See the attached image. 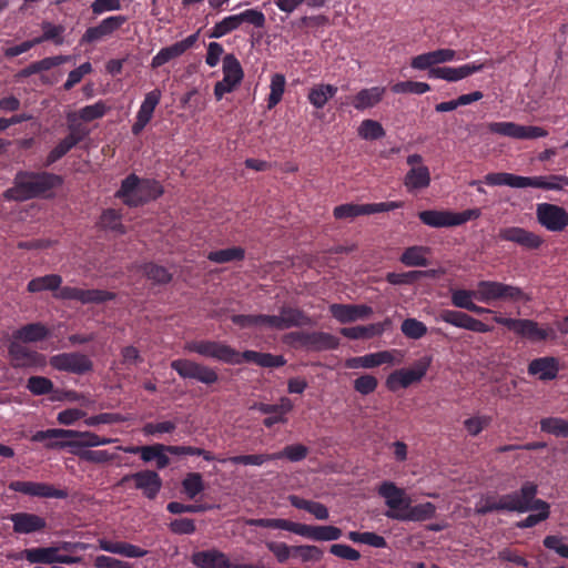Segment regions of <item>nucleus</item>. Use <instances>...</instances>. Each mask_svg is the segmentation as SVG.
I'll return each instance as SVG.
<instances>
[{
	"label": "nucleus",
	"instance_id": "8",
	"mask_svg": "<svg viewBox=\"0 0 568 568\" xmlns=\"http://www.w3.org/2000/svg\"><path fill=\"white\" fill-rule=\"evenodd\" d=\"M184 348L204 357L213 358L226 364L237 362L236 349L215 341H192L185 344Z\"/></svg>",
	"mask_w": 568,
	"mask_h": 568
},
{
	"label": "nucleus",
	"instance_id": "6",
	"mask_svg": "<svg viewBox=\"0 0 568 568\" xmlns=\"http://www.w3.org/2000/svg\"><path fill=\"white\" fill-rule=\"evenodd\" d=\"M536 495L537 486L532 483H525L518 491L519 500H523L524 504H527L529 507L527 511L535 510L538 511V514L529 515L524 520L519 521L517 527L530 528L549 517V505L541 499H536Z\"/></svg>",
	"mask_w": 568,
	"mask_h": 568
},
{
	"label": "nucleus",
	"instance_id": "52",
	"mask_svg": "<svg viewBox=\"0 0 568 568\" xmlns=\"http://www.w3.org/2000/svg\"><path fill=\"white\" fill-rule=\"evenodd\" d=\"M358 135L364 140H377L385 135L382 124L375 120H364L358 126Z\"/></svg>",
	"mask_w": 568,
	"mask_h": 568
},
{
	"label": "nucleus",
	"instance_id": "5",
	"mask_svg": "<svg viewBox=\"0 0 568 568\" xmlns=\"http://www.w3.org/2000/svg\"><path fill=\"white\" fill-rule=\"evenodd\" d=\"M98 435L91 432H78L63 428H50L39 430L31 437L33 442H42L45 439H71L70 448L81 450L82 447H95Z\"/></svg>",
	"mask_w": 568,
	"mask_h": 568
},
{
	"label": "nucleus",
	"instance_id": "53",
	"mask_svg": "<svg viewBox=\"0 0 568 568\" xmlns=\"http://www.w3.org/2000/svg\"><path fill=\"white\" fill-rule=\"evenodd\" d=\"M142 272L155 284H166L172 280L171 273L165 267L153 263L143 265Z\"/></svg>",
	"mask_w": 568,
	"mask_h": 568
},
{
	"label": "nucleus",
	"instance_id": "11",
	"mask_svg": "<svg viewBox=\"0 0 568 568\" xmlns=\"http://www.w3.org/2000/svg\"><path fill=\"white\" fill-rule=\"evenodd\" d=\"M536 219L542 227L554 233L562 232L568 226V212L557 204L538 203Z\"/></svg>",
	"mask_w": 568,
	"mask_h": 568
},
{
	"label": "nucleus",
	"instance_id": "12",
	"mask_svg": "<svg viewBox=\"0 0 568 568\" xmlns=\"http://www.w3.org/2000/svg\"><path fill=\"white\" fill-rule=\"evenodd\" d=\"M49 364L57 371L77 375L85 374L93 368L92 361L87 355L78 352L53 355L50 357Z\"/></svg>",
	"mask_w": 568,
	"mask_h": 568
},
{
	"label": "nucleus",
	"instance_id": "50",
	"mask_svg": "<svg viewBox=\"0 0 568 568\" xmlns=\"http://www.w3.org/2000/svg\"><path fill=\"white\" fill-rule=\"evenodd\" d=\"M347 537L353 542L365 544L375 548H385L387 546V542L384 537L371 531H349Z\"/></svg>",
	"mask_w": 568,
	"mask_h": 568
},
{
	"label": "nucleus",
	"instance_id": "27",
	"mask_svg": "<svg viewBox=\"0 0 568 568\" xmlns=\"http://www.w3.org/2000/svg\"><path fill=\"white\" fill-rule=\"evenodd\" d=\"M8 518L13 525V531L17 534H32L44 529L47 526L43 517L32 513H14Z\"/></svg>",
	"mask_w": 568,
	"mask_h": 568
},
{
	"label": "nucleus",
	"instance_id": "37",
	"mask_svg": "<svg viewBox=\"0 0 568 568\" xmlns=\"http://www.w3.org/2000/svg\"><path fill=\"white\" fill-rule=\"evenodd\" d=\"M49 336V329L41 323H31L13 333V338L21 343H34Z\"/></svg>",
	"mask_w": 568,
	"mask_h": 568
},
{
	"label": "nucleus",
	"instance_id": "41",
	"mask_svg": "<svg viewBox=\"0 0 568 568\" xmlns=\"http://www.w3.org/2000/svg\"><path fill=\"white\" fill-rule=\"evenodd\" d=\"M223 79L225 82H233L239 85L244 77L240 61L234 54H226L223 58Z\"/></svg>",
	"mask_w": 568,
	"mask_h": 568
},
{
	"label": "nucleus",
	"instance_id": "29",
	"mask_svg": "<svg viewBox=\"0 0 568 568\" xmlns=\"http://www.w3.org/2000/svg\"><path fill=\"white\" fill-rule=\"evenodd\" d=\"M436 507L434 504L427 501L412 506L408 504V508H405L402 514H389L388 518L399 521H424L435 516Z\"/></svg>",
	"mask_w": 568,
	"mask_h": 568
},
{
	"label": "nucleus",
	"instance_id": "61",
	"mask_svg": "<svg viewBox=\"0 0 568 568\" xmlns=\"http://www.w3.org/2000/svg\"><path fill=\"white\" fill-rule=\"evenodd\" d=\"M108 111V106L103 101H98L94 104L87 105L75 112L79 120H83L85 122H90L97 119L102 118Z\"/></svg>",
	"mask_w": 568,
	"mask_h": 568
},
{
	"label": "nucleus",
	"instance_id": "55",
	"mask_svg": "<svg viewBox=\"0 0 568 568\" xmlns=\"http://www.w3.org/2000/svg\"><path fill=\"white\" fill-rule=\"evenodd\" d=\"M293 555L297 556L303 562H317L322 560L324 551L315 545H301L293 546Z\"/></svg>",
	"mask_w": 568,
	"mask_h": 568
},
{
	"label": "nucleus",
	"instance_id": "39",
	"mask_svg": "<svg viewBox=\"0 0 568 568\" xmlns=\"http://www.w3.org/2000/svg\"><path fill=\"white\" fill-rule=\"evenodd\" d=\"M336 93L337 87L333 84L320 83L310 89L307 99L314 108L323 109L328 100L332 99Z\"/></svg>",
	"mask_w": 568,
	"mask_h": 568
},
{
	"label": "nucleus",
	"instance_id": "40",
	"mask_svg": "<svg viewBox=\"0 0 568 568\" xmlns=\"http://www.w3.org/2000/svg\"><path fill=\"white\" fill-rule=\"evenodd\" d=\"M419 220L430 227H449L452 224L450 211L426 210L418 213Z\"/></svg>",
	"mask_w": 568,
	"mask_h": 568
},
{
	"label": "nucleus",
	"instance_id": "10",
	"mask_svg": "<svg viewBox=\"0 0 568 568\" xmlns=\"http://www.w3.org/2000/svg\"><path fill=\"white\" fill-rule=\"evenodd\" d=\"M21 559H26L30 564L41 565H53L64 564L72 565L78 564L82 560L81 557L70 556L65 554H59L55 545L49 547H37L24 549L21 555Z\"/></svg>",
	"mask_w": 568,
	"mask_h": 568
},
{
	"label": "nucleus",
	"instance_id": "36",
	"mask_svg": "<svg viewBox=\"0 0 568 568\" xmlns=\"http://www.w3.org/2000/svg\"><path fill=\"white\" fill-rule=\"evenodd\" d=\"M278 317L282 331L312 324V320L304 312L295 307H282Z\"/></svg>",
	"mask_w": 568,
	"mask_h": 568
},
{
	"label": "nucleus",
	"instance_id": "30",
	"mask_svg": "<svg viewBox=\"0 0 568 568\" xmlns=\"http://www.w3.org/2000/svg\"><path fill=\"white\" fill-rule=\"evenodd\" d=\"M192 562L197 568H231L229 557L216 549L195 552L192 556Z\"/></svg>",
	"mask_w": 568,
	"mask_h": 568
},
{
	"label": "nucleus",
	"instance_id": "1",
	"mask_svg": "<svg viewBox=\"0 0 568 568\" xmlns=\"http://www.w3.org/2000/svg\"><path fill=\"white\" fill-rule=\"evenodd\" d=\"M60 183V178L54 174L19 172L14 185L3 193V197L8 201H26L44 194Z\"/></svg>",
	"mask_w": 568,
	"mask_h": 568
},
{
	"label": "nucleus",
	"instance_id": "7",
	"mask_svg": "<svg viewBox=\"0 0 568 568\" xmlns=\"http://www.w3.org/2000/svg\"><path fill=\"white\" fill-rule=\"evenodd\" d=\"M529 507L519 500L518 491L503 496H486L480 498L475 505V513L485 515L497 510H508L526 513Z\"/></svg>",
	"mask_w": 568,
	"mask_h": 568
},
{
	"label": "nucleus",
	"instance_id": "17",
	"mask_svg": "<svg viewBox=\"0 0 568 568\" xmlns=\"http://www.w3.org/2000/svg\"><path fill=\"white\" fill-rule=\"evenodd\" d=\"M132 480L134 488L141 490L149 498L154 499L161 490L162 479L154 470H142L134 474L125 475L121 479V484Z\"/></svg>",
	"mask_w": 568,
	"mask_h": 568
},
{
	"label": "nucleus",
	"instance_id": "63",
	"mask_svg": "<svg viewBox=\"0 0 568 568\" xmlns=\"http://www.w3.org/2000/svg\"><path fill=\"white\" fill-rule=\"evenodd\" d=\"M474 298L477 300V288L475 291L452 290V304L455 307L469 311L474 303Z\"/></svg>",
	"mask_w": 568,
	"mask_h": 568
},
{
	"label": "nucleus",
	"instance_id": "19",
	"mask_svg": "<svg viewBox=\"0 0 568 568\" xmlns=\"http://www.w3.org/2000/svg\"><path fill=\"white\" fill-rule=\"evenodd\" d=\"M128 21L124 16H111L103 19L99 24L85 30L81 38L82 43H94L110 38Z\"/></svg>",
	"mask_w": 568,
	"mask_h": 568
},
{
	"label": "nucleus",
	"instance_id": "26",
	"mask_svg": "<svg viewBox=\"0 0 568 568\" xmlns=\"http://www.w3.org/2000/svg\"><path fill=\"white\" fill-rule=\"evenodd\" d=\"M162 93L159 89L148 92L136 113V119L132 125V133L138 135L151 121L156 105L160 103Z\"/></svg>",
	"mask_w": 568,
	"mask_h": 568
},
{
	"label": "nucleus",
	"instance_id": "25",
	"mask_svg": "<svg viewBox=\"0 0 568 568\" xmlns=\"http://www.w3.org/2000/svg\"><path fill=\"white\" fill-rule=\"evenodd\" d=\"M199 39V31L186 37L182 41L175 42L172 45L162 48L152 59L151 67L153 69L160 68L170 60L182 55L186 50L192 48Z\"/></svg>",
	"mask_w": 568,
	"mask_h": 568
},
{
	"label": "nucleus",
	"instance_id": "60",
	"mask_svg": "<svg viewBox=\"0 0 568 568\" xmlns=\"http://www.w3.org/2000/svg\"><path fill=\"white\" fill-rule=\"evenodd\" d=\"M402 333L412 339H419L427 333V326L416 318H406L400 325Z\"/></svg>",
	"mask_w": 568,
	"mask_h": 568
},
{
	"label": "nucleus",
	"instance_id": "62",
	"mask_svg": "<svg viewBox=\"0 0 568 568\" xmlns=\"http://www.w3.org/2000/svg\"><path fill=\"white\" fill-rule=\"evenodd\" d=\"M240 26L247 23L254 28L262 29L265 27V14L257 9H247L236 14Z\"/></svg>",
	"mask_w": 568,
	"mask_h": 568
},
{
	"label": "nucleus",
	"instance_id": "46",
	"mask_svg": "<svg viewBox=\"0 0 568 568\" xmlns=\"http://www.w3.org/2000/svg\"><path fill=\"white\" fill-rule=\"evenodd\" d=\"M183 491L189 499H194L204 488L203 477L200 473H189L182 480Z\"/></svg>",
	"mask_w": 568,
	"mask_h": 568
},
{
	"label": "nucleus",
	"instance_id": "64",
	"mask_svg": "<svg viewBox=\"0 0 568 568\" xmlns=\"http://www.w3.org/2000/svg\"><path fill=\"white\" fill-rule=\"evenodd\" d=\"M333 214L337 220L354 219L359 215H366L365 205L354 203L342 204L334 209Z\"/></svg>",
	"mask_w": 568,
	"mask_h": 568
},
{
	"label": "nucleus",
	"instance_id": "21",
	"mask_svg": "<svg viewBox=\"0 0 568 568\" xmlns=\"http://www.w3.org/2000/svg\"><path fill=\"white\" fill-rule=\"evenodd\" d=\"M293 337L300 345L311 351L335 349L339 345L337 337L325 332H297Z\"/></svg>",
	"mask_w": 568,
	"mask_h": 568
},
{
	"label": "nucleus",
	"instance_id": "14",
	"mask_svg": "<svg viewBox=\"0 0 568 568\" xmlns=\"http://www.w3.org/2000/svg\"><path fill=\"white\" fill-rule=\"evenodd\" d=\"M436 321H442L455 327L476 333H488L491 331V327H489L481 321L468 315L467 313L455 310H442L438 313Z\"/></svg>",
	"mask_w": 568,
	"mask_h": 568
},
{
	"label": "nucleus",
	"instance_id": "45",
	"mask_svg": "<svg viewBox=\"0 0 568 568\" xmlns=\"http://www.w3.org/2000/svg\"><path fill=\"white\" fill-rule=\"evenodd\" d=\"M245 252L242 247L234 246L224 250L212 251L207 254L211 262L223 264L233 261H241L244 258Z\"/></svg>",
	"mask_w": 568,
	"mask_h": 568
},
{
	"label": "nucleus",
	"instance_id": "33",
	"mask_svg": "<svg viewBox=\"0 0 568 568\" xmlns=\"http://www.w3.org/2000/svg\"><path fill=\"white\" fill-rule=\"evenodd\" d=\"M528 373L538 376L541 381L554 379L558 374V362L554 357L536 358L530 362Z\"/></svg>",
	"mask_w": 568,
	"mask_h": 568
},
{
	"label": "nucleus",
	"instance_id": "20",
	"mask_svg": "<svg viewBox=\"0 0 568 568\" xmlns=\"http://www.w3.org/2000/svg\"><path fill=\"white\" fill-rule=\"evenodd\" d=\"M377 493L381 497L384 498L388 510L385 513V516L388 518L389 514H402L405 508H408L409 497L406 495L405 490L397 487L392 481H384L379 485Z\"/></svg>",
	"mask_w": 568,
	"mask_h": 568
},
{
	"label": "nucleus",
	"instance_id": "57",
	"mask_svg": "<svg viewBox=\"0 0 568 568\" xmlns=\"http://www.w3.org/2000/svg\"><path fill=\"white\" fill-rule=\"evenodd\" d=\"M285 77L281 73H275L271 79V92L267 100L268 109L274 108L282 99L285 89Z\"/></svg>",
	"mask_w": 568,
	"mask_h": 568
},
{
	"label": "nucleus",
	"instance_id": "51",
	"mask_svg": "<svg viewBox=\"0 0 568 568\" xmlns=\"http://www.w3.org/2000/svg\"><path fill=\"white\" fill-rule=\"evenodd\" d=\"M308 455V448L302 444L288 445L283 450L274 453V460L286 458L290 462H301Z\"/></svg>",
	"mask_w": 568,
	"mask_h": 568
},
{
	"label": "nucleus",
	"instance_id": "48",
	"mask_svg": "<svg viewBox=\"0 0 568 568\" xmlns=\"http://www.w3.org/2000/svg\"><path fill=\"white\" fill-rule=\"evenodd\" d=\"M540 429L555 436L568 437V419L547 417L540 420Z\"/></svg>",
	"mask_w": 568,
	"mask_h": 568
},
{
	"label": "nucleus",
	"instance_id": "47",
	"mask_svg": "<svg viewBox=\"0 0 568 568\" xmlns=\"http://www.w3.org/2000/svg\"><path fill=\"white\" fill-rule=\"evenodd\" d=\"M429 79H440L448 82H457L465 79L463 67H437L428 72Z\"/></svg>",
	"mask_w": 568,
	"mask_h": 568
},
{
	"label": "nucleus",
	"instance_id": "42",
	"mask_svg": "<svg viewBox=\"0 0 568 568\" xmlns=\"http://www.w3.org/2000/svg\"><path fill=\"white\" fill-rule=\"evenodd\" d=\"M429 248L426 246H410L404 251L400 262L406 266H427Z\"/></svg>",
	"mask_w": 568,
	"mask_h": 568
},
{
	"label": "nucleus",
	"instance_id": "34",
	"mask_svg": "<svg viewBox=\"0 0 568 568\" xmlns=\"http://www.w3.org/2000/svg\"><path fill=\"white\" fill-rule=\"evenodd\" d=\"M430 172L426 165H417L409 169L404 176V185L408 192H415L426 189L430 184Z\"/></svg>",
	"mask_w": 568,
	"mask_h": 568
},
{
	"label": "nucleus",
	"instance_id": "9",
	"mask_svg": "<svg viewBox=\"0 0 568 568\" xmlns=\"http://www.w3.org/2000/svg\"><path fill=\"white\" fill-rule=\"evenodd\" d=\"M487 129L490 133L517 140H534L548 135V132L541 126L521 125L515 122H490L487 124Z\"/></svg>",
	"mask_w": 568,
	"mask_h": 568
},
{
	"label": "nucleus",
	"instance_id": "24",
	"mask_svg": "<svg viewBox=\"0 0 568 568\" xmlns=\"http://www.w3.org/2000/svg\"><path fill=\"white\" fill-rule=\"evenodd\" d=\"M294 534L315 541H333L341 538L342 529L332 525L312 526L296 523Z\"/></svg>",
	"mask_w": 568,
	"mask_h": 568
},
{
	"label": "nucleus",
	"instance_id": "35",
	"mask_svg": "<svg viewBox=\"0 0 568 568\" xmlns=\"http://www.w3.org/2000/svg\"><path fill=\"white\" fill-rule=\"evenodd\" d=\"M384 93L385 88L382 87L362 89L352 98V104L358 111L373 108L382 101Z\"/></svg>",
	"mask_w": 568,
	"mask_h": 568
},
{
	"label": "nucleus",
	"instance_id": "49",
	"mask_svg": "<svg viewBox=\"0 0 568 568\" xmlns=\"http://www.w3.org/2000/svg\"><path fill=\"white\" fill-rule=\"evenodd\" d=\"M485 182L488 185H493V186H495V185H507V186H510V187L520 189L521 176L520 175H515V174H511V173H505V172L488 173L485 176Z\"/></svg>",
	"mask_w": 568,
	"mask_h": 568
},
{
	"label": "nucleus",
	"instance_id": "4",
	"mask_svg": "<svg viewBox=\"0 0 568 568\" xmlns=\"http://www.w3.org/2000/svg\"><path fill=\"white\" fill-rule=\"evenodd\" d=\"M494 321L497 324L507 327L516 335L527 338L531 342H541L556 337V332L554 328H541L539 327L538 323L532 320L496 316Z\"/></svg>",
	"mask_w": 568,
	"mask_h": 568
},
{
	"label": "nucleus",
	"instance_id": "43",
	"mask_svg": "<svg viewBox=\"0 0 568 568\" xmlns=\"http://www.w3.org/2000/svg\"><path fill=\"white\" fill-rule=\"evenodd\" d=\"M62 277L58 274H49L36 277L28 283V291L30 293H38L42 291H55L60 288Z\"/></svg>",
	"mask_w": 568,
	"mask_h": 568
},
{
	"label": "nucleus",
	"instance_id": "2",
	"mask_svg": "<svg viewBox=\"0 0 568 568\" xmlns=\"http://www.w3.org/2000/svg\"><path fill=\"white\" fill-rule=\"evenodd\" d=\"M163 193L161 185L154 180H141L135 174H130L122 181L116 196L129 206H138L159 197Z\"/></svg>",
	"mask_w": 568,
	"mask_h": 568
},
{
	"label": "nucleus",
	"instance_id": "31",
	"mask_svg": "<svg viewBox=\"0 0 568 568\" xmlns=\"http://www.w3.org/2000/svg\"><path fill=\"white\" fill-rule=\"evenodd\" d=\"M99 548L101 550L121 555L126 558H141L148 554V550L142 549L135 545L123 541H111L108 539H99Z\"/></svg>",
	"mask_w": 568,
	"mask_h": 568
},
{
	"label": "nucleus",
	"instance_id": "3",
	"mask_svg": "<svg viewBox=\"0 0 568 568\" xmlns=\"http://www.w3.org/2000/svg\"><path fill=\"white\" fill-rule=\"evenodd\" d=\"M477 300L490 304L495 301H529V297L520 287L496 281H480L477 284Z\"/></svg>",
	"mask_w": 568,
	"mask_h": 568
},
{
	"label": "nucleus",
	"instance_id": "59",
	"mask_svg": "<svg viewBox=\"0 0 568 568\" xmlns=\"http://www.w3.org/2000/svg\"><path fill=\"white\" fill-rule=\"evenodd\" d=\"M274 460L273 454H254V455H239L221 462H230L235 465H253L261 466L266 462Z\"/></svg>",
	"mask_w": 568,
	"mask_h": 568
},
{
	"label": "nucleus",
	"instance_id": "56",
	"mask_svg": "<svg viewBox=\"0 0 568 568\" xmlns=\"http://www.w3.org/2000/svg\"><path fill=\"white\" fill-rule=\"evenodd\" d=\"M239 28H240V23L237 20V16L236 14L227 16L224 19H222L220 22L215 23V26L212 28L209 37L219 39Z\"/></svg>",
	"mask_w": 568,
	"mask_h": 568
},
{
	"label": "nucleus",
	"instance_id": "38",
	"mask_svg": "<svg viewBox=\"0 0 568 568\" xmlns=\"http://www.w3.org/2000/svg\"><path fill=\"white\" fill-rule=\"evenodd\" d=\"M287 499L293 507L310 513L317 520H327L329 517L328 508L322 503L307 500L296 495H290Z\"/></svg>",
	"mask_w": 568,
	"mask_h": 568
},
{
	"label": "nucleus",
	"instance_id": "16",
	"mask_svg": "<svg viewBox=\"0 0 568 568\" xmlns=\"http://www.w3.org/2000/svg\"><path fill=\"white\" fill-rule=\"evenodd\" d=\"M61 300H74L82 304H100L114 298V294L102 290H83L72 286H63L55 294Z\"/></svg>",
	"mask_w": 568,
	"mask_h": 568
},
{
	"label": "nucleus",
	"instance_id": "23",
	"mask_svg": "<svg viewBox=\"0 0 568 568\" xmlns=\"http://www.w3.org/2000/svg\"><path fill=\"white\" fill-rule=\"evenodd\" d=\"M332 316L342 324L368 318L373 308L364 304H331Z\"/></svg>",
	"mask_w": 568,
	"mask_h": 568
},
{
	"label": "nucleus",
	"instance_id": "13",
	"mask_svg": "<svg viewBox=\"0 0 568 568\" xmlns=\"http://www.w3.org/2000/svg\"><path fill=\"white\" fill-rule=\"evenodd\" d=\"M429 364L430 358L425 357L418 361L413 368L393 372L386 379L387 388L394 392L399 387L406 388L409 385L419 382L425 376Z\"/></svg>",
	"mask_w": 568,
	"mask_h": 568
},
{
	"label": "nucleus",
	"instance_id": "58",
	"mask_svg": "<svg viewBox=\"0 0 568 568\" xmlns=\"http://www.w3.org/2000/svg\"><path fill=\"white\" fill-rule=\"evenodd\" d=\"M274 3L280 11L291 14L304 3L313 8L323 7L325 0H274Z\"/></svg>",
	"mask_w": 568,
	"mask_h": 568
},
{
	"label": "nucleus",
	"instance_id": "54",
	"mask_svg": "<svg viewBox=\"0 0 568 568\" xmlns=\"http://www.w3.org/2000/svg\"><path fill=\"white\" fill-rule=\"evenodd\" d=\"M429 90L428 83L417 81H402L392 85V91L396 94H424Z\"/></svg>",
	"mask_w": 568,
	"mask_h": 568
},
{
	"label": "nucleus",
	"instance_id": "44",
	"mask_svg": "<svg viewBox=\"0 0 568 568\" xmlns=\"http://www.w3.org/2000/svg\"><path fill=\"white\" fill-rule=\"evenodd\" d=\"M244 524L247 526H256L264 528L282 529L290 532L295 531V521H291L282 518H258V519H245Z\"/></svg>",
	"mask_w": 568,
	"mask_h": 568
},
{
	"label": "nucleus",
	"instance_id": "15",
	"mask_svg": "<svg viewBox=\"0 0 568 568\" xmlns=\"http://www.w3.org/2000/svg\"><path fill=\"white\" fill-rule=\"evenodd\" d=\"M9 356L13 367H43L47 363L44 355L16 339L9 345Z\"/></svg>",
	"mask_w": 568,
	"mask_h": 568
},
{
	"label": "nucleus",
	"instance_id": "32",
	"mask_svg": "<svg viewBox=\"0 0 568 568\" xmlns=\"http://www.w3.org/2000/svg\"><path fill=\"white\" fill-rule=\"evenodd\" d=\"M390 325V321L374 323L366 326L343 327L341 334L351 339L372 338L379 336Z\"/></svg>",
	"mask_w": 568,
	"mask_h": 568
},
{
	"label": "nucleus",
	"instance_id": "28",
	"mask_svg": "<svg viewBox=\"0 0 568 568\" xmlns=\"http://www.w3.org/2000/svg\"><path fill=\"white\" fill-rule=\"evenodd\" d=\"M252 408L257 409L262 414H274V417H266L263 420L264 426L272 427L277 423H285V415L293 409V403L288 397H281L278 404H255Z\"/></svg>",
	"mask_w": 568,
	"mask_h": 568
},
{
	"label": "nucleus",
	"instance_id": "18",
	"mask_svg": "<svg viewBox=\"0 0 568 568\" xmlns=\"http://www.w3.org/2000/svg\"><path fill=\"white\" fill-rule=\"evenodd\" d=\"M9 489L32 497L62 499L68 496L65 490L45 483L14 480L9 484Z\"/></svg>",
	"mask_w": 568,
	"mask_h": 568
},
{
	"label": "nucleus",
	"instance_id": "22",
	"mask_svg": "<svg viewBox=\"0 0 568 568\" xmlns=\"http://www.w3.org/2000/svg\"><path fill=\"white\" fill-rule=\"evenodd\" d=\"M498 237L503 241L516 243L527 250H537L544 243L540 235L518 226L500 229Z\"/></svg>",
	"mask_w": 568,
	"mask_h": 568
}]
</instances>
